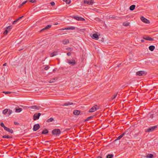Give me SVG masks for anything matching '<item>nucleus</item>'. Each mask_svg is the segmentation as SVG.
Instances as JSON below:
<instances>
[{"mask_svg":"<svg viewBox=\"0 0 158 158\" xmlns=\"http://www.w3.org/2000/svg\"><path fill=\"white\" fill-rule=\"evenodd\" d=\"M63 1L65 2L67 4H69L71 2L70 0H63Z\"/></svg>","mask_w":158,"mask_h":158,"instance_id":"58836bf2","label":"nucleus"},{"mask_svg":"<svg viewBox=\"0 0 158 158\" xmlns=\"http://www.w3.org/2000/svg\"><path fill=\"white\" fill-rule=\"evenodd\" d=\"M44 66H45V68H44V69L45 70H48L50 68V67L48 65H45Z\"/></svg>","mask_w":158,"mask_h":158,"instance_id":"c9c22d12","label":"nucleus"},{"mask_svg":"<svg viewBox=\"0 0 158 158\" xmlns=\"http://www.w3.org/2000/svg\"><path fill=\"white\" fill-rule=\"evenodd\" d=\"M153 156L152 154H148L146 156V157L148 158H152Z\"/></svg>","mask_w":158,"mask_h":158,"instance_id":"393cba45","label":"nucleus"},{"mask_svg":"<svg viewBox=\"0 0 158 158\" xmlns=\"http://www.w3.org/2000/svg\"><path fill=\"white\" fill-rule=\"evenodd\" d=\"M22 110V109L21 108H19L18 109H15V112H16L19 113L21 112Z\"/></svg>","mask_w":158,"mask_h":158,"instance_id":"b1692460","label":"nucleus"},{"mask_svg":"<svg viewBox=\"0 0 158 158\" xmlns=\"http://www.w3.org/2000/svg\"><path fill=\"white\" fill-rule=\"evenodd\" d=\"M117 93L116 94H115L114 95L112 96V97L111 98L112 99H113L114 98H115L117 96Z\"/></svg>","mask_w":158,"mask_h":158,"instance_id":"4c0bfd02","label":"nucleus"},{"mask_svg":"<svg viewBox=\"0 0 158 158\" xmlns=\"http://www.w3.org/2000/svg\"><path fill=\"white\" fill-rule=\"evenodd\" d=\"M12 28V26H9L6 27V30H7V31H8L9 32L10 30Z\"/></svg>","mask_w":158,"mask_h":158,"instance_id":"7c9ffc66","label":"nucleus"},{"mask_svg":"<svg viewBox=\"0 0 158 158\" xmlns=\"http://www.w3.org/2000/svg\"><path fill=\"white\" fill-rule=\"evenodd\" d=\"M98 158H102V157L99 156L98 157Z\"/></svg>","mask_w":158,"mask_h":158,"instance_id":"6e6d98bb","label":"nucleus"},{"mask_svg":"<svg viewBox=\"0 0 158 158\" xmlns=\"http://www.w3.org/2000/svg\"><path fill=\"white\" fill-rule=\"evenodd\" d=\"M157 126H155L153 127H149L146 130V132H152L154 130L157 128Z\"/></svg>","mask_w":158,"mask_h":158,"instance_id":"20e7f679","label":"nucleus"},{"mask_svg":"<svg viewBox=\"0 0 158 158\" xmlns=\"http://www.w3.org/2000/svg\"><path fill=\"white\" fill-rule=\"evenodd\" d=\"M61 132L59 129H55L52 131V133L54 135H56V136H59Z\"/></svg>","mask_w":158,"mask_h":158,"instance_id":"f257e3e1","label":"nucleus"},{"mask_svg":"<svg viewBox=\"0 0 158 158\" xmlns=\"http://www.w3.org/2000/svg\"><path fill=\"white\" fill-rule=\"evenodd\" d=\"M41 114L40 113H35L33 116V119L34 120H36L39 118Z\"/></svg>","mask_w":158,"mask_h":158,"instance_id":"f03ea898","label":"nucleus"},{"mask_svg":"<svg viewBox=\"0 0 158 158\" xmlns=\"http://www.w3.org/2000/svg\"><path fill=\"white\" fill-rule=\"evenodd\" d=\"M73 114L75 115H78L80 114V111L77 110H75L73 111Z\"/></svg>","mask_w":158,"mask_h":158,"instance_id":"a211bd4d","label":"nucleus"},{"mask_svg":"<svg viewBox=\"0 0 158 158\" xmlns=\"http://www.w3.org/2000/svg\"><path fill=\"white\" fill-rule=\"evenodd\" d=\"M40 127V126L39 124H35L33 127V130L34 131H37Z\"/></svg>","mask_w":158,"mask_h":158,"instance_id":"1a4fd4ad","label":"nucleus"},{"mask_svg":"<svg viewBox=\"0 0 158 158\" xmlns=\"http://www.w3.org/2000/svg\"><path fill=\"white\" fill-rule=\"evenodd\" d=\"M62 43L64 44H66L69 43V40L68 39H65L63 40Z\"/></svg>","mask_w":158,"mask_h":158,"instance_id":"aec40b11","label":"nucleus"},{"mask_svg":"<svg viewBox=\"0 0 158 158\" xmlns=\"http://www.w3.org/2000/svg\"><path fill=\"white\" fill-rule=\"evenodd\" d=\"M71 54V53L70 52H69L67 53V55L68 56H70Z\"/></svg>","mask_w":158,"mask_h":158,"instance_id":"09e8293b","label":"nucleus"},{"mask_svg":"<svg viewBox=\"0 0 158 158\" xmlns=\"http://www.w3.org/2000/svg\"><path fill=\"white\" fill-rule=\"evenodd\" d=\"M29 108L31 109L39 110L40 109V106H33L28 107Z\"/></svg>","mask_w":158,"mask_h":158,"instance_id":"9d476101","label":"nucleus"},{"mask_svg":"<svg viewBox=\"0 0 158 158\" xmlns=\"http://www.w3.org/2000/svg\"><path fill=\"white\" fill-rule=\"evenodd\" d=\"M148 119L150 118H152L153 117V114L151 113H149L148 115Z\"/></svg>","mask_w":158,"mask_h":158,"instance_id":"412c9836","label":"nucleus"},{"mask_svg":"<svg viewBox=\"0 0 158 158\" xmlns=\"http://www.w3.org/2000/svg\"><path fill=\"white\" fill-rule=\"evenodd\" d=\"M23 16H22L21 17H19V19H22Z\"/></svg>","mask_w":158,"mask_h":158,"instance_id":"603ef678","label":"nucleus"},{"mask_svg":"<svg viewBox=\"0 0 158 158\" xmlns=\"http://www.w3.org/2000/svg\"><path fill=\"white\" fill-rule=\"evenodd\" d=\"M58 24V23H56V24H55V25H57Z\"/></svg>","mask_w":158,"mask_h":158,"instance_id":"4d7b16f0","label":"nucleus"},{"mask_svg":"<svg viewBox=\"0 0 158 158\" xmlns=\"http://www.w3.org/2000/svg\"><path fill=\"white\" fill-rule=\"evenodd\" d=\"M53 120H54L53 118H51L49 119H48L47 120V122L48 123H50L51 122H52Z\"/></svg>","mask_w":158,"mask_h":158,"instance_id":"c85d7f7f","label":"nucleus"},{"mask_svg":"<svg viewBox=\"0 0 158 158\" xmlns=\"http://www.w3.org/2000/svg\"><path fill=\"white\" fill-rule=\"evenodd\" d=\"M141 20L143 22L146 23H150V22L149 20L146 19L145 18L143 17H142L141 18Z\"/></svg>","mask_w":158,"mask_h":158,"instance_id":"9b49d317","label":"nucleus"},{"mask_svg":"<svg viewBox=\"0 0 158 158\" xmlns=\"http://www.w3.org/2000/svg\"><path fill=\"white\" fill-rule=\"evenodd\" d=\"M6 63H4L3 64V66H5L6 65Z\"/></svg>","mask_w":158,"mask_h":158,"instance_id":"864d4df0","label":"nucleus"},{"mask_svg":"<svg viewBox=\"0 0 158 158\" xmlns=\"http://www.w3.org/2000/svg\"><path fill=\"white\" fill-rule=\"evenodd\" d=\"M68 63L69 64H71L72 65H74L76 64L75 60H68Z\"/></svg>","mask_w":158,"mask_h":158,"instance_id":"f8f14e48","label":"nucleus"},{"mask_svg":"<svg viewBox=\"0 0 158 158\" xmlns=\"http://www.w3.org/2000/svg\"><path fill=\"white\" fill-rule=\"evenodd\" d=\"M146 74L145 72L143 71H140L136 73V75L139 76H142Z\"/></svg>","mask_w":158,"mask_h":158,"instance_id":"423d86ee","label":"nucleus"},{"mask_svg":"<svg viewBox=\"0 0 158 158\" xmlns=\"http://www.w3.org/2000/svg\"><path fill=\"white\" fill-rule=\"evenodd\" d=\"M56 79L55 78H53L51 80L48 81V82L49 83H52L54 82L55 81Z\"/></svg>","mask_w":158,"mask_h":158,"instance_id":"bb28decb","label":"nucleus"},{"mask_svg":"<svg viewBox=\"0 0 158 158\" xmlns=\"http://www.w3.org/2000/svg\"><path fill=\"white\" fill-rule=\"evenodd\" d=\"M92 37L93 39H95L96 40H97L98 39V35L96 34H94L93 35Z\"/></svg>","mask_w":158,"mask_h":158,"instance_id":"4468645a","label":"nucleus"},{"mask_svg":"<svg viewBox=\"0 0 158 158\" xmlns=\"http://www.w3.org/2000/svg\"><path fill=\"white\" fill-rule=\"evenodd\" d=\"M94 0H84V3L85 4H88L89 5H92L94 3Z\"/></svg>","mask_w":158,"mask_h":158,"instance_id":"39448f33","label":"nucleus"},{"mask_svg":"<svg viewBox=\"0 0 158 158\" xmlns=\"http://www.w3.org/2000/svg\"><path fill=\"white\" fill-rule=\"evenodd\" d=\"M8 112V109H5L3 111L2 113L4 114H7Z\"/></svg>","mask_w":158,"mask_h":158,"instance_id":"2f4dec72","label":"nucleus"},{"mask_svg":"<svg viewBox=\"0 0 158 158\" xmlns=\"http://www.w3.org/2000/svg\"><path fill=\"white\" fill-rule=\"evenodd\" d=\"M3 93H4L5 94H10L11 93V92H9V91H7V92L3 91Z\"/></svg>","mask_w":158,"mask_h":158,"instance_id":"79ce46f5","label":"nucleus"},{"mask_svg":"<svg viewBox=\"0 0 158 158\" xmlns=\"http://www.w3.org/2000/svg\"><path fill=\"white\" fill-rule=\"evenodd\" d=\"M50 4L52 6H53L55 5V3L54 2H51Z\"/></svg>","mask_w":158,"mask_h":158,"instance_id":"c03bdc74","label":"nucleus"},{"mask_svg":"<svg viewBox=\"0 0 158 158\" xmlns=\"http://www.w3.org/2000/svg\"><path fill=\"white\" fill-rule=\"evenodd\" d=\"M35 0H31L30 2L31 3H34L35 2Z\"/></svg>","mask_w":158,"mask_h":158,"instance_id":"49530a36","label":"nucleus"},{"mask_svg":"<svg viewBox=\"0 0 158 158\" xmlns=\"http://www.w3.org/2000/svg\"><path fill=\"white\" fill-rule=\"evenodd\" d=\"M73 104V103L72 102H68L65 103L64 104V106H67L72 105Z\"/></svg>","mask_w":158,"mask_h":158,"instance_id":"c756f323","label":"nucleus"},{"mask_svg":"<svg viewBox=\"0 0 158 158\" xmlns=\"http://www.w3.org/2000/svg\"><path fill=\"white\" fill-rule=\"evenodd\" d=\"M0 125H1V126L2 127H3V128H4V130H5V127H6L5 126L4 124L3 123H1Z\"/></svg>","mask_w":158,"mask_h":158,"instance_id":"ea45409f","label":"nucleus"},{"mask_svg":"<svg viewBox=\"0 0 158 158\" xmlns=\"http://www.w3.org/2000/svg\"><path fill=\"white\" fill-rule=\"evenodd\" d=\"M12 110H8V112H7V114L8 116H9L12 113Z\"/></svg>","mask_w":158,"mask_h":158,"instance_id":"e433bc0d","label":"nucleus"},{"mask_svg":"<svg viewBox=\"0 0 158 158\" xmlns=\"http://www.w3.org/2000/svg\"><path fill=\"white\" fill-rule=\"evenodd\" d=\"M17 22V21L16 20H15L13 22L12 24H16Z\"/></svg>","mask_w":158,"mask_h":158,"instance_id":"de8ad7c7","label":"nucleus"},{"mask_svg":"<svg viewBox=\"0 0 158 158\" xmlns=\"http://www.w3.org/2000/svg\"><path fill=\"white\" fill-rule=\"evenodd\" d=\"M130 23L128 22H125L123 23V25L125 26H127L129 25Z\"/></svg>","mask_w":158,"mask_h":158,"instance_id":"72a5a7b5","label":"nucleus"},{"mask_svg":"<svg viewBox=\"0 0 158 158\" xmlns=\"http://www.w3.org/2000/svg\"><path fill=\"white\" fill-rule=\"evenodd\" d=\"M155 48V47L153 45H151L149 47V49L151 51H153Z\"/></svg>","mask_w":158,"mask_h":158,"instance_id":"6ab92c4d","label":"nucleus"},{"mask_svg":"<svg viewBox=\"0 0 158 158\" xmlns=\"http://www.w3.org/2000/svg\"><path fill=\"white\" fill-rule=\"evenodd\" d=\"M53 71H55V70L54 69H53Z\"/></svg>","mask_w":158,"mask_h":158,"instance_id":"bf43d9fd","label":"nucleus"},{"mask_svg":"<svg viewBox=\"0 0 158 158\" xmlns=\"http://www.w3.org/2000/svg\"><path fill=\"white\" fill-rule=\"evenodd\" d=\"M66 50L68 51L71 52L73 50V49L72 48H66Z\"/></svg>","mask_w":158,"mask_h":158,"instance_id":"a19ab883","label":"nucleus"},{"mask_svg":"<svg viewBox=\"0 0 158 158\" xmlns=\"http://www.w3.org/2000/svg\"><path fill=\"white\" fill-rule=\"evenodd\" d=\"M19 20H20V19H19V18H18L16 20L17 21V22L18 21H19Z\"/></svg>","mask_w":158,"mask_h":158,"instance_id":"5fc2aeb1","label":"nucleus"},{"mask_svg":"<svg viewBox=\"0 0 158 158\" xmlns=\"http://www.w3.org/2000/svg\"><path fill=\"white\" fill-rule=\"evenodd\" d=\"M2 137L3 138H6V139H9V138H12V137L11 136L7 135H4L2 136Z\"/></svg>","mask_w":158,"mask_h":158,"instance_id":"a878e982","label":"nucleus"},{"mask_svg":"<svg viewBox=\"0 0 158 158\" xmlns=\"http://www.w3.org/2000/svg\"><path fill=\"white\" fill-rule=\"evenodd\" d=\"M75 29V27H65L63 29V30H74Z\"/></svg>","mask_w":158,"mask_h":158,"instance_id":"f3484780","label":"nucleus"},{"mask_svg":"<svg viewBox=\"0 0 158 158\" xmlns=\"http://www.w3.org/2000/svg\"><path fill=\"white\" fill-rule=\"evenodd\" d=\"M8 31H7V30H5V31H4V34L5 35H6L8 33Z\"/></svg>","mask_w":158,"mask_h":158,"instance_id":"37998d69","label":"nucleus"},{"mask_svg":"<svg viewBox=\"0 0 158 158\" xmlns=\"http://www.w3.org/2000/svg\"><path fill=\"white\" fill-rule=\"evenodd\" d=\"M141 42H144V40H141Z\"/></svg>","mask_w":158,"mask_h":158,"instance_id":"3c124183","label":"nucleus"},{"mask_svg":"<svg viewBox=\"0 0 158 158\" xmlns=\"http://www.w3.org/2000/svg\"><path fill=\"white\" fill-rule=\"evenodd\" d=\"M99 109L98 107L96 105L93 106L91 108H90L89 111V112H93L96 111L97 110Z\"/></svg>","mask_w":158,"mask_h":158,"instance_id":"7ed1b4c3","label":"nucleus"},{"mask_svg":"<svg viewBox=\"0 0 158 158\" xmlns=\"http://www.w3.org/2000/svg\"><path fill=\"white\" fill-rule=\"evenodd\" d=\"M93 118V116H91L88 117L85 120V121H87L89 120L90 119L92 118Z\"/></svg>","mask_w":158,"mask_h":158,"instance_id":"f704fd0d","label":"nucleus"},{"mask_svg":"<svg viewBox=\"0 0 158 158\" xmlns=\"http://www.w3.org/2000/svg\"><path fill=\"white\" fill-rule=\"evenodd\" d=\"M57 55V52L56 51H55L52 53L50 54V57H53Z\"/></svg>","mask_w":158,"mask_h":158,"instance_id":"2eb2a0df","label":"nucleus"},{"mask_svg":"<svg viewBox=\"0 0 158 158\" xmlns=\"http://www.w3.org/2000/svg\"><path fill=\"white\" fill-rule=\"evenodd\" d=\"M143 38L144 40H149V41H153V40H154V39L153 38H152L149 36H147L145 35V36H143Z\"/></svg>","mask_w":158,"mask_h":158,"instance_id":"6e6552de","label":"nucleus"},{"mask_svg":"<svg viewBox=\"0 0 158 158\" xmlns=\"http://www.w3.org/2000/svg\"><path fill=\"white\" fill-rule=\"evenodd\" d=\"M135 5H132L130 7L129 9L131 10H133L135 9Z\"/></svg>","mask_w":158,"mask_h":158,"instance_id":"5701e85b","label":"nucleus"},{"mask_svg":"<svg viewBox=\"0 0 158 158\" xmlns=\"http://www.w3.org/2000/svg\"><path fill=\"white\" fill-rule=\"evenodd\" d=\"M125 134V133H124L120 135L118 138H117L115 140V141L117 140L120 139Z\"/></svg>","mask_w":158,"mask_h":158,"instance_id":"4be33fe9","label":"nucleus"},{"mask_svg":"<svg viewBox=\"0 0 158 158\" xmlns=\"http://www.w3.org/2000/svg\"><path fill=\"white\" fill-rule=\"evenodd\" d=\"M14 124L15 125H19V123H18L17 122H14Z\"/></svg>","mask_w":158,"mask_h":158,"instance_id":"8fccbe9b","label":"nucleus"},{"mask_svg":"<svg viewBox=\"0 0 158 158\" xmlns=\"http://www.w3.org/2000/svg\"><path fill=\"white\" fill-rule=\"evenodd\" d=\"M72 18L78 21H85V19L82 17L77 16H73Z\"/></svg>","mask_w":158,"mask_h":158,"instance_id":"0eeeda50","label":"nucleus"},{"mask_svg":"<svg viewBox=\"0 0 158 158\" xmlns=\"http://www.w3.org/2000/svg\"><path fill=\"white\" fill-rule=\"evenodd\" d=\"M5 130L11 134L13 132V130L12 129H10L7 127H5Z\"/></svg>","mask_w":158,"mask_h":158,"instance_id":"dca6fc26","label":"nucleus"},{"mask_svg":"<svg viewBox=\"0 0 158 158\" xmlns=\"http://www.w3.org/2000/svg\"><path fill=\"white\" fill-rule=\"evenodd\" d=\"M27 2V1H25L24 2H23L21 5V6H22L24 4L26 3Z\"/></svg>","mask_w":158,"mask_h":158,"instance_id":"a18cd8bd","label":"nucleus"},{"mask_svg":"<svg viewBox=\"0 0 158 158\" xmlns=\"http://www.w3.org/2000/svg\"><path fill=\"white\" fill-rule=\"evenodd\" d=\"M53 71H55V70L54 69H53Z\"/></svg>","mask_w":158,"mask_h":158,"instance_id":"13d9d810","label":"nucleus"},{"mask_svg":"<svg viewBox=\"0 0 158 158\" xmlns=\"http://www.w3.org/2000/svg\"><path fill=\"white\" fill-rule=\"evenodd\" d=\"M113 154H108L106 156V158H112L113 157Z\"/></svg>","mask_w":158,"mask_h":158,"instance_id":"473e14b6","label":"nucleus"},{"mask_svg":"<svg viewBox=\"0 0 158 158\" xmlns=\"http://www.w3.org/2000/svg\"><path fill=\"white\" fill-rule=\"evenodd\" d=\"M51 26H52L51 25H48L47 26L43 28L42 30H41L40 31L42 32L44 30L48 29L51 27Z\"/></svg>","mask_w":158,"mask_h":158,"instance_id":"ddd939ff","label":"nucleus"},{"mask_svg":"<svg viewBox=\"0 0 158 158\" xmlns=\"http://www.w3.org/2000/svg\"><path fill=\"white\" fill-rule=\"evenodd\" d=\"M48 131L47 129H45L44 130L42 131V134H45L48 133Z\"/></svg>","mask_w":158,"mask_h":158,"instance_id":"cd10ccee","label":"nucleus"}]
</instances>
